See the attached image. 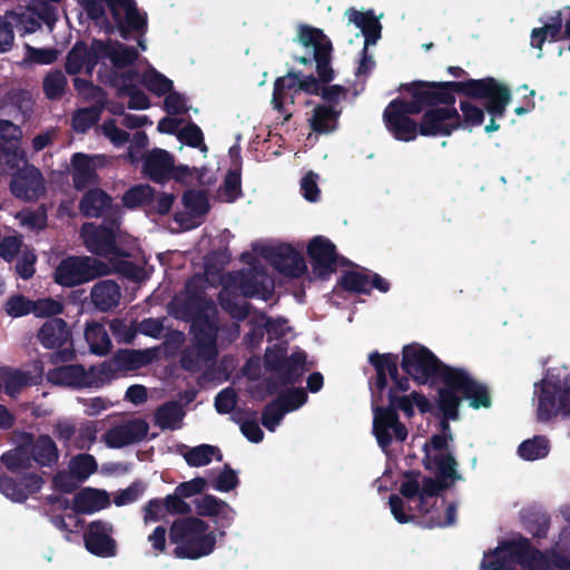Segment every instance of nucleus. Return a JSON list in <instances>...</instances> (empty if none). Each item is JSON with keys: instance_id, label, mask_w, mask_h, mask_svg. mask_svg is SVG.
I'll return each instance as SVG.
<instances>
[{"instance_id": "1", "label": "nucleus", "mask_w": 570, "mask_h": 570, "mask_svg": "<svg viewBox=\"0 0 570 570\" xmlns=\"http://www.w3.org/2000/svg\"><path fill=\"white\" fill-rule=\"evenodd\" d=\"M438 406L444 420L442 431L424 445V465L438 480L421 475H406L400 487L401 495H391V513L399 523L419 520L426 527H446L455 521L456 505L445 502L441 491L462 479L450 443L449 420L459 417L463 400L475 410L491 405L488 387L463 367L443 365L438 375Z\"/></svg>"}, {"instance_id": "2", "label": "nucleus", "mask_w": 570, "mask_h": 570, "mask_svg": "<svg viewBox=\"0 0 570 570\" xmlns=\"http://www.w3.org/2000/svg\"><path fill=\"white\" fill-rule=\"evenodd\" d=\"M242 261L247 267L223 276V288L218 294L222 307L236 320H243L248 314L244 297L257 296L263 301L271 298L274 281L266 274L265 263L291 277H299L306 272L304 257L287 244L272 246L257 242L253 244L252 252L242 255Z\"/></svg>"}, {"instance_id": "3", "label": "nucleus", "mask_w": 570, "mask_h": 570, "mask_svg": "<svg viewBox=\"0 0 570 570\" xmlns=\"http://www.w3.org/2000/svg\"><path fill=\"white\" fill-rule=\"evenodd\" d=\"M210 281H214V273L206 267L205 279L202 276L193 277L186 292L169 304V313L176 318L191 321L195 344L181 357V365L188 371L197 370L203 362L214 358L217 353L216 307L203 292H198L205 282Z\"/></svg>"}, {"instance_id": "4", "label": "nucleus", "mask_w": 570, "mask_h": 570, "mask_svg": "<svg viewBox=\"0 0 570 570\" xmlns=\"http://www.w3.org/2000/svg\"><path fill=\"white\" fill-rule=\"evenodd\" d=\"M81 237L89 252L108 258L109 264L88 256L68 257L58 265L55 272V281L62 286H75L97 276L109 274L119 268V258L130 255L129 237L116 226L97 227L88 223L81 228Z\"/></svg>"}, {"instance_id": "5", "label": "nucleus", "mask_w": 570, "mask_h": 570, "mask_svg": "<svg viewBox=\"0 0 570 570\" xmlns=\"http://www.w3.org/2000/svg\"><path fill=\"white\" fill-rule=\"evenodd\" d=\"M519 562L522 570H563L570 567V531H566L549 554L531 549L523 538L502 541L494 550L484 553L481 570H513Z\"/></svg>"}, {"instance_id": "6", "label": "nucleus", "mask_w": 570, "mask_h": 570, "mask_svg": "<svg viewBox=\"0 0 570 570\" xmlns=\"http://www.w3.org/2000/svg\"><path fill=\"white\" fill-rule=\"evenodd\" d=\"M412 97L421 100L424 112L420 131L423 136H449L461 125V118L454 108V96L449 83L417 82L412 85Z\"/></svg>"}, {"instance_id": "7", "label": "nucleus", "mask_w": 570, "mask_h": 570, "mask_svg": "<svg viewBox=\"0 0 570 570\" xmlns=\"http://www.w3.org/2000/svg\"><path fill=\"white\" fill-rule=\"evenodd\" d=\"M537 419L550 421L558 415L570 416V367L556 364L544 370L541 380L533 384Z\"/></svg>"}, {"instance_id": "8", "label": "nucleus", "mask_w": 570, "mask_h": 570, "mask_svg": "<svg viewBox=\"0 0 570 570\" xmlns=\"http://www.w3.org/2000/svg\"><path fill=\"white\" fill-rule=\"evenodd\" d=\"M136 58L137 52L132 48L96 40L89 49L82 43H77L67 57L66 69L71 75L81 71L91 73L95 66L100 63L99 71L106 73L130 65Z\"/></svg>"}, {"instance_id": "9", "label": "nucleus", "mask_w": 570, "mask_h": 570, "mask_svg": "<svg viewBox=\"0 0 570 570\" xmlns=\"http://www.w3.org/2000/svg\"><path fill=\"white\" fill-rule=\"evenodd\" d=\"M170 540L176 544L175 556L183 559H200L209 556L216 547L217 534L198 518H181L170 528Z\"/></svg>"}, {"instance_id": "10", "label": "nucleus", "mask_w": 570, "mask_h": 570, "mask_svg": "<svg viewBox=\"0 0 570 570\" xmlns=\"http://www.w3.org/2000/svg\"><path fill=\"white\" fill-rule=\"evenodd\" d=\"M294 41L309 52V57H298L297 61L303 65L315 61L321 81L330 82L333 79V70L330 67L332 43L323 30L308 24H298Z\"/></svg>"}, {"instance_id": "11", "label": "nucleus", "mask_w": 570, "mask_h": 570, "mask_svg": "<svg viewBox=\"0 0 570 570\" xmlns=\"http://www.w3.org/2000/svg\"><path fill=\"white\" fill-rule=\"evenodd\" d=\"M443 363L425 346L412 343L402 351L403 371L420 385H435Z\"/></svg>"}, {"instance_id": "12", "label": "nucleus", "mask_w": 570, "mask_h": 570, "mask_svg": "<svg viewBox=\"0 0 570 570\" xmlns=\"http://www.w3.org/2000/svg\"><path fill=\"white\" fill-rule=\"evenodd\" d=\"M90 18L98 20L109 4L121 31H140L146 26V17L140 13L134 0H77Z\"/></svg>"}, {"instance_id": "13", "label": "nucleus", "mask_w": 570, "mask_h": 570, "mask_svg": "<svg viewBox=\"0 0 570 570\" xmlns=\"http://www.w3.org/2000/svg\"><path fill=\"white\" fill-rule=\"evenodd\" d=\"M448 83L449 90L455 89L470 97L488 98L487 110L493 117H502L511 100L509 89L493 78Z\"/></svg>"}, {"instance_id": "14", "label": "nucleus", "mask_w": 570, "mask_h": 570, "mask_svg": "<svg viewBox=\"0 0 570 570\" xmlns=\"http://www.w3.org/2000/svg\"><path fill=\"white\" fill-rule=\"evenodd\" d=\"M422 111L421 100L413 97L410 102L393 100L386 107L383 118L387 130L397 140L411 141L417 136V125L410 118V115Z\"/></svg>"}, {"instance_id": "15", "label": "nucleus", "mask_w": 570, "mask_h": 570, "mask_svg": "<svg viewBox=\"0 0 570 570\" xmlns=\"http://www.w3.org/2000/svg\"><path fill=\"white\" fill-rule=\"evenodd\" d=\"M347 24H354L360 29L357 37L364 38L363 56L360 60L356 75L366 76L375 66L374 59L367 55V47L375 45L381 37L382 26L379 18L375 17L373 11H358L355 9H348L345 12Z\"/></svg>"}, {"instance_id": "16", "label": "nucleus", "mask_w": 570, "mask_h": 570, "mask_svg": "<svg viewBox=\"0 0 570 570\" xmlns=\"http://www.w3.org/2000/svg\"><path fill=\"white\" fill-rule=\"evenodd\" d=\"M108 365L92 366L86 371L81 365H63L48 372L47 379L55 385L68 387H98L106 383Z\"/></svg>"}, {"instance_id": "17", "label": "nucleus", "mask_w": 570, "mask_h": 570, "mask_svg": "<svg viewBox=\"0 0 570 570\" xmlns=\"http://www.w3.org/2000/svg\"><path fill=\"white\" fill-rule=\"evenodd\" d=\"M306 355L302 351H295L287 356V348L283 343H277L267 348L265 364L275 373L282 384L295 382L304 371Z\"/></svg>"}, {"instance_id": "18", "label": "nucleus", "mask_w": 570, "mask_h": 570, "mask_svg": "<svg viewBox=\"0 0 570 570\" xmlns=\"http://www.w3.org/2000/svg\"><path fill=\"white\" fill-rule=\"evenodd\" d=\"M322 87L312 76L301 78L299 75L288 72L275 81L272 104L281 112L286 111V106L294 102L298 92L321 95Z\"/></svg>"}, {"instance_id": "19", "label": "nucleus", "mask_w": 570, "mask_h": 570, "mask_svg": "<svg viewBox=\"0 0 570 570\" xmlns=\"http://www.w3.org/2000/svg\"><path fill=\"white\" fill-rule=\"evenodd\" d=\"M373 433L385 452L393 442H403L407 438V430L397 414L391 409L380 406L373 409Z\"/></svg>"}, {"instance_id": "20", "label": "nucleus", "mask_w": 570, "mask_h": 570, "mask_svg": "<svg viewBox=\"0 0 570 570\" xmlns=\"http://www.w3.org/2000/svg\"><path fill=\"white\" fill-rule=\"evenodd\" d=\"M142 169L156 183H161L169 176L178 181L186 180L194 173L188 166L175 167L173 157L164 149H154L145 155Z\"/></svg>"}, {"instance_id": "21", "label": "nucleus", "mask_w": 570, "mask_h": 570, "mask_svg": "<svg viewBox=\"0 0 570 570\" xmlns=\"http://www.w3.org/2000/svg\"><path fill=\"white\" fill-rule=\"evenodd\" d=\"M306 401L307 394L303 389H289L265 407L262 417L263 425L274 432L286 413L296 411Z\"/></svg>"}, {"instance_id": "22", "label": "nucleus", "mask_w": 570, "mask_h": 570, "mask_svg": "<svg viewBox=\"0 0 570 570\" xmlns=\"http://www.w3.org/2000/svg\"><path fill=\"white\" fill-rule=\"evenodd\" d=\"M43 374V366L36 362L31 370H20L13 367H0V392L10 397L21 394L28 386L38 384Z\"/></svg>"}, {"instance_id": "23", "label": "nucleus", "mask_w": 570, "mask_h": 570, "mask_svg": "<svg viewBox=\"0 0 570 570\" xmlns=\"http://www.w3.org/2000/svg\"><path fill=\"white\" fill-rule=\"evenodd\" d=\"M114 528L111 523L104 521L91 522L85 534L86 549L100 558H111L117 554V542L112 538Z\"/></svg>"}, {"instance_id": "24", "label": "nucleus", "mask_w": 570, "mask_h": 570, "mask_svg": "<svg viewBox=\"0 0 570 570\" xmlns=\"http://www.w3.org/2000/svg\"><path fill=\"white\" fill-rule=\"evenodd\" d=\"M158 355V348L147 350H124L118 352L109 362L101 365H108L105 371L106 383L116 376L117 372L137 370L150 362Z\"/></svg>"}, {"instance_id": "25", "label": "nucleus", "mask_w": 570, "mask_h": 570, "mask_svg": "<svg viewBox=\"0 0 570 570\" xmlns=\"http://www.w3.org/2000/svg\"><path fill=\"white\" fill-rule=\"evenodd\" d=\"M148 430L149 425L145 420H129L108 430L102 440L108 448L120 449L142 441Z\"/></svg>"}, {"instance_id": "26", "label": "nucleus", "mask_w": 570, "mask_h": 570, "mask_svg": "<svg viewBox=\"0 0 570 570\" xmlns=\"http://www.w3.org/2000/svg\"><path fill=\"white\" fill-rule=\"evenodd\" d=\"M40 4L41 9L32 2L28 8H19L8 13L12 26L26 33L36 31L41 21L50 26L56 20V10L51 6Z\"/></svg>"}, {"instance_id": "27", "label": "nucleus", "mask_w": 570, "mask_h": 570, "mask_svg": "<svg viewBox=\"0 0 570 570\" xmlns=\"http://www.w3.org/2000/svg\"><path fill=\"white\" fill-rule=\"evenodd\" d=\"M21 130L8 120L0 121V165L9 169L24 164V153L18 147Z\"/></svg>"}, {"instance_id": "28", "label": "nucleus", "mask_w": 570, "mask_h": 570, "mask_svg": "<svg viewBox=\"0 0 570 570\" xmlns=\"http://www.w3.org/2000/svg\"><path fill=\"white\" fill-rule=\"evenodd\" d=\"M208 209L206 195L189 190L183 197V209L176 213L175 220L183 229H191L202 223Z\"/></svg>"}, {"instance_id": "29", "label": "nucleus", "mask_w": 570, "mask_h": 570, "mask_svg": "<svg viewBox=\"0 0 570 570\" xmlns=\"http://www.w3.org/2000/svg\"><path fill=\"white\" fill-rule=\"evenodd\" d=\"M11 181L12 193L22 199L38 198L43 191V180L39 170L33 166H28L27 163L20 164Z\"/></svg>"}, {"instance_id": "30", "label": "nucleus", "mask_w": 570, "mask_h": 570, "mask_svg": "<svg viewBox=\"0 0 570 570\" xmlns=\"http://www.w3.org/2000/svg\"><path fill=\"white\" fill-rule=\"evenodd\" d=\"M119 69H114L111 72L102 73L98 71L99 77L104 81H108L116 86L119 91L129 96L128 107L130 109H147L150 105L149 98L142 91L136 89V82L138 81L132 72H125L119 75Z\"/></svg>"}, {"instance_id": "31", "label": "nucleus", "mask_w": 570, "mask_h": 570, "mask_svg": "<svg viewBox=\"0 0 570 570\" xmlns=\"http://www.w3.org/2000/svg\"><path fill=\"white\" fill-rule=\"evenodd\" d=\"M307 254L313 261V272L325 278L336 259L335 245L323 236L313 237L307 245Z\"/></svg>"}, {"instance_id": "32", "label": "nucleus", "mask_w": 570, "mask_h": 570, "mask_svg": "<svg viewBox=\"0 0 570 570\" xmlns=\"http://www.w3.org/2000/svg\"><path fill=\"white\" fill-rule=\"evenodd\" d=\"M42 479L35 474L24 475L20 480L0 476V492L13 502H22L40 490Z\"/></svg>"}, {"instance_id": "33", "label": "nucleus", "mask_w": 570, "mask_h": 570, "mask_svg": "<svg viewBox=\"0 0 570 570\" xmlns=\"http://www.w3.org/2000/svg\"><path fill=\"white\" fill-rule=\"evenodd\" d=\"M389 401L390 405L387 409L393 410L395 413L400 410L407 417L414 415V409H417L421 413L430 412L432 409V404L425 395L416 391L409 394H400L395 390H391Z\"/></svg>"}, {"instance_id": "34", "label": "nucleus", "mask_w": 570, "mask_h": 570, "mask_svg": "<svg viewBox=\"0 0 570 570\" xmlns=\"http://www.w3.org/2000/svg\"><path fill=\"white\" fill-rule=\"evenodd\" d=\"M102 156H87L75 154L71 160L72 177L77 189H83L95 180V170L102 165Z\"/></svg>"}, {"instance_id": "35", "label": "nucleus", "mask_w": 570, "mask_h": 570, "mask_svg": "<svg viewBox=\"0 0 570 570\" xmlns=\"http://www.w3.org/2000/svg\"><path fill=\"white\" fill-rule=\"evenodd\" d=\"M120 296L119 285L109 279L96 283L90 293L92 304L102 312L117 306Z\"/></svg>"}, {"instance_id": "36", "label": "nucleus", "mask_w": 570, "mask_h": 570, "mask_svg": "<svg viewBox=\"0 0 570 570\" xmlns=\"http://www.w3.org/2000/svg\"><path fill=\"white\" fill-rule=\"evenodd\" d=\"M70 337V332L65 321L52 318L46 322L38 333V338L47 348L62 346Z\"/></svg>"}, {"instance_id": "37", "label": "nucleus", "mask_w": 570, "mask_h": 570, "mask_svg": "<svg viewBox=\"0 0 570 570\" xmlns=\"http://www.w3.org/2000/svg\"><path fill=\"white\" fill-rule=\"evenodd\" d=\"M109 495L106 491L87 488L76 494L73 510L78 513H94L106 508Z\"/></svg>"}, {"instance_id": "38", "label": "nucleus", "mask_w": 570, "mask_h": 570, "mask_svg": "<svg viewBox=\"0 0 570 570\" xmlns=\"http://www.w3.org/2000/svg\"><path fill=\"white\" fill-rule=\"evenodd\" d=\"M341 110L333 105H321L314 108L313 115L308 119L313 131L318 134H330L337 128Z\"/></svg>"}, {"instance_id": "39", "label": "nucleus", "mask_w": 570, "mask_h": 570, "mask_svg": "<svg viewBox=\"0 0 570 570\" xmlns=\"http://www.w3.org/2000/svg\"><path fill=\"white\" fill-rule=\"evenodd\" d=\"M184 417L183 406L178 402L170 401L156 410L154 422L163 430H178L183 425Z\"/></svg>"}, {"instance_id": "40", "label": "nucleus", "mask_w": 570, "mask_h": 570, "mask_svg": "<svg viewBox=\"0 0 570 570\" xmlns=\"http://www.w3.org/2000/svg\"><path fill=\"white\" fill-rule=\"evenodd\" d=\"M134 77L151 94L161 97L173 89L174 82L165 75L148 66L140 75Z\"/></svg>"}, {"instance_id": "41", "label": "nucleus", "mask_w": 570, "mask_h": 570, "mask_svg": "<svg viewBox=\"0 0 570 570\" xmlns=\"http://www.w3.org/2000/svg\"><path fill=\"white\" fill-rule=\"evenodd\" d=\"M183 458L189 466L200 468L208 465L214 460L220 461V450L214 445L202 444L197 446H184Z\"/></svg>"}, {"instance_id": "42", "label": "nucleus", "mask_w": 570, "mask_h": 570, "mask_svg": "<svg viewBox=\"0 0 570 570\" xmlns=\"http://www.w3.org/2000/svg\"><path fill=\"white\" fill-rule=\"evenodd\" d=\"M551 450L550 440L544 435H534L518 446V455L524 461H537L548 456Z\"/></svg>"}, {"instance_id": "43", "label": "nucleus", "mask_w": 570, "mask_h": 570, "mask_svg": "<svg viewBox=\"0 0 570 570\" xmlns=\"http://www.w3.org/2000/svg\"><path fill=\"white\" fill-rule=\"evenodd\" d=\"M368 361L376 370V384L379 389L385 387L387 375L392 379L397 376V357L395 355L374 352L368 355Z\"/></svg>"}, {"instance_id": "44", "label": "nucleus", "mask_w": 570, "mask_h": 570, "mask_svg": "<svg viewBox=\"0 0 570 570\" xmlns=\"http://www.w3.org/2000/svg\"><path fill=\"white\" fill-rule=\"evenodd\" d=\"M85 337L90 351L97 355H105L111 348V341L108 333L100 323H88L85 330Z\"/></svg>"}, {"instance_id": "45", "label": "nucleus", "mask_w": 570, "mask_h": 570, "mask_svg": "<svg viewBox=\"0 0 570 570\" xmlns=\"http://www.w3.org/2000/svg\"><path fill=\"white\" fill-rule=\"evenodd\" d=\"M562 19L561 13L557 12L551 17L550 21L547 22L542 28L534 29L531 35L532 47L541 49L544 41H558L562 39Z\"/></svg>"}, {"instance_id": "46", "label": "nucleus", "mask_w": 570, "mask_h": 570, "mask_svg": "<svg viewBox=\"0 0 570 570\" xmlns=\"http://www.w3.org/2000/svg\"><path fill=\"white\" fill-rule=\"evenodd\" d=\"M110 205V198L99 189L89 190L80 203V210L83 215L97 217L104 214Z\"/></svg>"}, {"instance_id": "47", "label": "nucleus", "mask_w": 570, "mask_h": 570, "mask_svg": "<svg viewBox=\"0 0 570 570\" xmlns=\"http://www.w3.org/2000/svg\"><path fill=\"white\" fill-rule=\"evenodd\" d=\"M32 455L40 465H50L58 460V450L51 438L41 435L32 445Z\"/></svg>"}, {"instance_id": "48", "label": "nucleus", "mask_w": 570, "mask_h": 570, "mask_svg": "<svg viewBox=\"0 0 570 570\" xmlns=\"http://www.w3.org/2000/svg\"><path fill=\"white\" fill-rule=\"evenodd\" d=\"M370 274L367 271H350L341 278V285L351 292L368 293L371 291Z\"/></svg>"}, {"instance_id": "49", "label": "nucleus", "mask_w": 570, "mask_h": 570, "mask_svg": "<svg viewBox=\"0 0 570 570\" xmlns=\"http://www.w3.org/2000/svg\"><path fill=\"white\" fill-rule=\"evenodd\" d=\"M242 194L240 173L237 169L227 173L223 186L219 188L217 197L225 203H233Z\"/></svg>"}, {"instance_id": "50", "label": "nucleus", "mask_w": 570, "mask_h": 570, "mask_svg": "<svg viewBox=\"0 0 570 570\" xmlns=\"http://www.w3.org/2000/svg\"><path fill=\"white\" fill-rule=\"evenodd\" d=\"M67 78L60 70L50 71L43 79L42 87L49 99L60 98L67 88Z\"/></svg>"}, {"instance_id": "51", "label": "nucleus", "mask_w": 570, "mask_h": 570, "mask_svg": "<svg viewBox=\"0 0 570 570\" xmlns=\"http://www.w3.org/2000/svg\"><path fill=\"white\" fill-rule=\"evenodd\" d=\"M178 139L190 147L198 148L204 157L207 156L208 148L204 142L203 131L197 125L190 124L180 129Z\"/></svg>"}, {"instance_id": "52", "label": "nucleus", "mask_w": 570, "mask_h": 570, "mask_svg": "<svg viewBox=\"0 0 570 570\" xmlns=\"http://www.w3.org/2000/svg\"><path fill=\"white\" fill-rule=\"evenodd\" d=\"M97 469V462L90 454H80L73 458L69 463V470L72 475L79 480H86Z\"/></svg>"}, {"instance_id": "53", "label": "nucleus", "mask_w": 570, "mask_h": 570, "mask_svg": "<svg viewBox=\"0 0 570 570\" xmlns=\"http://www.w3.org/2000/svg\"><path fill=\"white\" fill-rule=\"evenodd\" d=\"M100 108L91 106L78 110L72 118V127L78 132H83L89 129L98 119Z\"/></svg>"}, {"instance_id": "54", "label": "nucleus", "mask_w": 570, "mask_h": 570, "mask_svg": "<svg viewBox=\"0 0 570 570\" xmlns=\"http://www.w3.org/2000/svg\"><path fill=\"white\" fill-rule=\"evenodd\" d=\"M73 85L79 95H81L83 98L88 100H91L94 102V106H97L99 108L102 107L105 102V94L100 88L94 86L91 82L83 80L81 78H75Z\"/></svg>"}, {"instance_id": "55", "label": "nucleus", "mask_w": 570, "mask_h": 570, "mask_svg": "<svg viewBox=\"0 0 570 570\" xmlns=\"http://www.w3.org/2000/svg\"><path fill=\"white\" fill-rule=\"evenodd\" d=\"M460 108L462 111L463 121L460 127L463 128H472L475 126H480L484 119V112L482 108L473 105L470 101H461Z\"/></svg>"}, {"instance_id": "56", "label": "nucleus", "mask_w": 570, "mask_h": 570, "mask_svg": "<svg viewBox=\"0 0 570 570\" xmlns=\"http://www.w3.org/2000/svg\"><path fill=\"white\" fill-rule=\"evenodd\" d=\"M63 305L60 301L53 298H41L32 301V314L37 317H49L62 312Z\"/></svg>"}, {"instance_id": "57", "label": "nucleus", "mask_w": 570, "mask_h": 570, "mask_svg": "<svg viewBox=\"0 0 570 570\" xmlns=\"http://www.w3.org/2000/svg\"><path fill=\"white\" fill-rule=\"evenodd\" d=\"M165 110L170 115H180L187 111V99L184 95L173 89L165 95Z\"/></svg>"}, {"instance_id": "58", "label": "nucleus", "mask_w": 570, "mask_h": 570, "mask_svg": "<svg viewBox=\"0 0 570 570\" xmlns=\"http://www.w3.org/2000/svg\"><path fill=\"white\" fill-rule=\"evenodd\" d=\"M7 313L12 317H20L32 313V301L21 295L11 297L6 304Z\"/></svg>"}, {"instance_id": "59", "label": "nucleus", "mask_w": 570, "mask_h": 570, "mask_svg": "<svg viewBox=\"0 0 570 570\" xmlns=\"http://www.w3.org/2000/svg\"><path fill=\"white\" fill-rule=\"evenodd\" d=\"M151 197V188L148 185H139L129 189L124 196V203L127 207H136Z\"/></svg>"}, {"instance_id": "60", "label": "nucleus", "mask_w": 570, "mask_h": 570, "mask_svg": "<svg viewBox=\"0 0 570 570\" xmlns=\"http://www.w3.org/2000/svg\"><path fill=\"white\" fill-rule=\"evenodd\" d=\"M36 255L28 248L20 252L16 271L20 277L28 279L35 274Z\"/></svg>"}, {"instance_id": "61", "label": "nucleus", "mask_w": 570, "mask_h": 570, "mask_svg": "<svg viewBox=\"0 0 570 570\" xmlns=\"http://www.w3.org/2000/svg\"><path fill=\"white\" fill-rule=\"evenodd\" d=\"M257 326H264L272 337H282L285 335L286 331H288V326L286 325V321L283 318H277L274 321L268 320L265 315L259 314L256 318Z\"/></svg>"}, {"instance_id": "62", "label": "nucleus", "mask_w": 570, "mask_h": 570, "mask_svg": "<svg viewBox=\"0 0 570 570\" xmlns=\"http://www.w3.org/2000/svg\"><path fill=\"white\" fill-rule=\"evenodd\" d=\"M78 402L82 405L85 414L89 416L99 415L101 412L112 406V403L101 396L90 399H78Z\"/></svg>"}, {"instance_id": "63", "label": "nucleus", "mask_w": 570, "mask_h": 570, "mask_svg": "<svg viewBox=\"0 0 570 570\" xmlns=\"http://www.w3.org/2000/svg\"><path fill=\"white\" fill-rule=\"evenodd\" d=\"M301 190L306 200L317 202L320 199L317 175L312 171L306 174L301 180Z\"/></svg>"}, {"instance_id": "64", "label": "nucleus", "mask_w": 570, "mask_h": 570, "mask_svg": "<svg viewBox=\"0 0 570 570\" xmlns=\"http://www.w3.org/2000/svg\"><path fill=\"white\" fill-rule=\"evenodd\" d=\"M114 336L121 343H130L136 336V328L121 320H112L109 324Z\"/></svg>"}]
</instances>
